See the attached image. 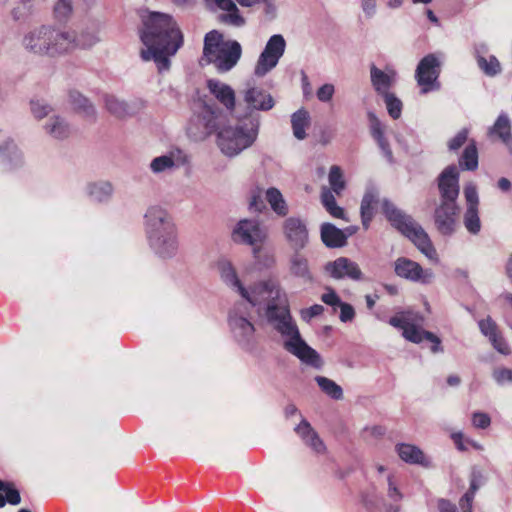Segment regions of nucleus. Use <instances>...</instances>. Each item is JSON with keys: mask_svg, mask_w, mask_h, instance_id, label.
Masks as SVG:
<instances>
[{"mask_svg": "<svg viewBox=\"0 0 512 512\" xmlns=\"http://www.w3.org/2000/svg\"><path fill=\"white\" fill-rule=\"evenodd\" d=\"M217 267L225 285L246 301L236 304L228 318L233 337L240 345L248 347L255 339V327L246 315L248 307H255L257 312H260L262 306H265L267 321L283 337L285 350L302 363L317 366L319 355L301 337L299 329L290 315L286 295L276 281L268 280L259 282L252 287H246L229 260L218 261Z\"/></svg>", "mask_w": 512, "mask_h": 512, "instance_id": "1", "label": "nucleus"}, {"mask_svg": "<svg viewBox=\"0 0 512 512\" xmlns=\"http://www.w3.org/2000/svg\"><path fill=\"white\" fill-rule=\"evenodd\" d=\"M140 38L146 49L141 51L144 61L154 60L159 71L168 70L169 57L183 44V36L171 15L152 12L143 20Z\"/></svg>", "mask_w": 512, "mask_h": 512, "instance_id": "2", "label": "nucleus"}, {"mask_svg": "<svg viewBox=\"0 0 512 512\" xmlns=\"http://www.w3.org/2000/svg\"><path fill=\"white\" fill-rule=\"evenodd\" d=\"M98 41L99 37L95 33H83L79 38H76L74 33L61 31L48 25H41L25 32L21 45L30 54L54 57L64 54L76 46L91 47Z\"/></svg>", "mask_w": 512, "mask_h": 512, "instance_id": "3", "label": "nucleus"}, {"mask_svg": "<svg viewBox=\"0 0 512 512\" xmlns=\"http://www.w3.org/2000/svg\"><path fill=\"white\" fill-rule=\"evenodd\" d=\"M145 229L151 249L160 258L176 256L179 249L178 231L171 215L162 207L150 206L145 215Z\"/></svg>", "mask_w": 512, "mask_h": 512, "instance_id": "4", "label": "nucleus"}, {"mask_svg": "<svg viewBox=\"0 0 512 512\" xmlns=\"http://www.w3.org/2000/svg\"><path fill=\"white\" fill-rule=\"evenodd\" d=\"M440 204L434 211V222L438 232L451 236L457 228L459 206V172L455 165L447 166L438 177Z\"/></svg>", "mask_w": 512, "mask_h": 512, "instance_id": "5", "label": "nucleus"}, {"mask_svg": "<svg viewBox=\"0 0 512 512\" xmlns=\"http://www.w3.org/2000/svg\"><path fill=\"white\" fill-rule=\"evenodd\" d=\"M382 212L388 222L407 237L430 261L438 262V254L426 231L414 218L388 199L382 201Z\"/></svg>", "mask_w": 512, "mask_h": 512, "instance_id": "6", "label": "nucleus"}, {"mask_svg": "<svg viewBox=\"0 0 512 512\" xmlns=\"http://www.w3.org/2000/svg\"><path fill=\"white\" fill-rule=\"evenodd\" d=\"M242 56L241 44L236 40H225L222 33L211 30L204 37L202 65H213L218 73L231 71Z\"/></svg>", "mask_w": 512, "mask_h": 512, "instance_id": "7", "label": "nucleus"}, {"mask_svg": "<svg viewBox=\"0 0 512 512\" xmlns=\"http://www.w3.org/2000/svg\"><path fill=\"white\" fill-rule=\"evenodd\" d=\"M259 119L250 117L234 126L223 127L217 134V145L228 157H235L251 147L259 133Z\"/></svg>", "mask_w": 512, "mask_h": 512, "instance_id": "8", "label": "nucleus"}, {"mask_svg": "<svg viewBox=\"0 0 512 512\" xmlns=\"http://www.w3.org/2000/svg\"><path fill=\"white\" fill-rule=\"evenodd\" d=\"M388 322L391 326L401 329L406 340L417 344L426 340L433 344L431 347L433 353L442 350L440 339L433 333L421 328L423 318L418 313L402 311L391 317Z\"/></svg>", "mask_w": 512, "mask_h": 512, "instance_id": "9", "label": "nucleus"}, {"mask_svg": "<svg viewBox=\"0 0 512 512\" xmlns=\"http://www.w3.org/2000/svg\"><path fill=\"white\" fill-rule=\"evenodd\" d=\"M286 49V41L281 34L272 35L260 53L253 73L256 77L262 78L271 72L279 63Z\"/></svg>", "mask_w": 512, "mask_h": 512, "instance_id": "10", "label": "nucleus"}, {"mask_svg": "<svg viewBox=\"0 0 512 512\" xmlns=\"http://www.w3.org/2000/svg\"><path fill=\"white\" fill-rule=\"evenodd\" d=\"M232 240L254 249L268 240L267 229L256 219H242L232 230Z\"/></svg>", "mask_w": 512, "mask_h": 512, "instance_id": "11", "label": "nucleus"}, {"mask_svg": "<svg viewBox=\"0 0 512 512\" xmlns=\"http://www.w3.org/2000/svg\"><path fill=\"white\" fill-rule=\"evenodd\" d=\"M440 63L438 59L429 54L425 56L418 64L415 78L421 88V93L426 94L440 88L438 77L440 73Z\"/></svg>", "mask_w": 512, "mask_h": 512, "instance_id": "12", "label": "nucleus"}, {"mask_svg": "<svg viewBox=\"0 0 512 512\" xmlns=\"http://www.w3.org/2000/svg\"><path fill=\"white\" fill-rule=\"evenodd\" d=\"M395 274L411 282L430 283L433 273L429 269H423L421 265L409 258L399 257L394 262Z\"/></svg>", "mask_w": 512, "mask_h": 512, "instance_id": "13", "label": "nucleus"}, {"mask_svg": "<svg viewBox=\"0 0 512 512\" xmlns=\"http://www.w3.org/2000/svg\"><path fill=\"white\" fill-rule=\"evenodd\" d=\"M206 87L211 96L219 103L226 111L233 113L236 108V92L227 83L219 79H208Z\"/></svg>", "mask_w": 512, "mask_h": 512, "instance_id": "14", "label": "nucleus"}, {"mask_svg": "<svg viewBox=\"0 0 512 512\" xmlns=\"http://www.w3.org/2000/svg\"><path fill=\"white\" fill-rule=\"evenodd\" d=\"M368 126L370 135L377 143L382 155L389 163H393V152L386 137L387 125L383 123L373 112H368Z\"/></svg>", "mask_w": 512, "mask_h": 512, "instance_id": "15", "label": "nucleus"}, {"mask_svg": "<svg viewBox=\"0 0 512 512\" xmlns=\"http://www.w3.org/2000/svg\"><path fill=\"white\" fill-rule=\"evenodd\" d=\"M207 7L211 10L215 8L224 11L219 19L222 23L233 26L243 27L246 19L241 14L239 8L233 0H204Z\"/></svg>", "mask_w": 512, "mask_h": 512, "instance_id": "16", "label": "nucleus"}, {"mask_svg": "<svg viewBox=\"0 0 512 512\" xmlns=\"http://www.w3.org/2000/svg\"><path fill=\"white\" fill-rule=\"evenodd\" d=\"M325 270L335 279H343L345 277L352 280L362 279V272L358 264L346 257H339L335 261L328 262L325 265Z\"/></svg>", "mask_w": 512, "mask_h": 512, "instance_id": "17", "label": "nucleus"}, {"mask_svg": "<svg viewBox=\"0 0 512 512\" xmlns=\"http://www.w3.org/2000/svg\"><path fill=\"white\" fill-rule=\"evenodd\" d=\"M25 164L24 154L17 144L5 137V144L0 149V165L4 171L10 172L22 168Z\"/></svg>", "mask_w": 512, "mask_h": 512, "instance_id": "18", "label": "nucleus"}, {"mask_svg": "<svg viewBox=\"0 0 512 512\" xmlns=\"http://www.w3.org/2000/svg\"><path fill=\"white\" fill-rule=\"evenodd\" d=\"M284 234L295 249L303 248L308 241L306 225L298 218L290 217L284 222Z\"/></svg>", "mask_w": 512, "mask_h": 512, "instance_id": "19", "label": "nucleus"}, {"mask_svg": "<svg viewBox=\"0 0 512 512\" xmlns=\"http://www.w3.org/2000/svg\"><path fill=\"white\" fill-rule=\"evenodd\" d=\"M187 162V155L183 151L175 149L166 155L154 158L150 163V169L153 173L158 174L180 167Z\"/></svg>", "mask_w": 512, "mask_h": 512, "instance_id": "20", "label": "nucleus"}, {"mask_svg": "<svg viewBox=\"0 0 512 512\" xmlns=\"http://www.w3.org/2000/svg\"><path fill=\"white\" fill-rule=\"evenodd\" d=\"M478 325L481 333L489 339L495 350L504 355H508L510 353L507 342L500 333L497 324L491 319V317L480 320Z\"/></svg>", "mask_w": 512, "mask_h": 512, "instance_id": "21", "label": "nucleus"}, {"mask_svg": "<svg viewBox=\"0 0 512 512\" xmlns=\"http://www.w3.org/2000/svg\"><path fill=\"white\" fill-rule=\"evenodd\" d=\"M243 99L250 110L268 111L275 104L273 97L269 93L257 87L246 89Z\"/></svg>", "mask_w": 512, "mask_h": 512, "instance_id": "22", "label": "nucleus"}, {"mask_svg": "<svg viewBox=\"0 0 512 512\" xmlns=\"http://www.w3.org/2000/svg\"><path fill=\"white\" fill-rule=\"evenodd\" d=\"M371 84L374 90L381 96L387 95L396 82V72L392 69L383 71L374 64L370 67Z\"/></svg>", "mask_w": 512, "mask_h": 512, "instance_id": "23", "label": "nucleus"}, {"mask_svg": "<svg viewBox=\"0 0 512 512\" xmlns=\"http://www.w3.org/2000/svg\"><path fill=\"white\" fill-rule=\"evenodd\" d=\"M327 292L322 294V302L332 308V312L340 310L339 319L343 323L352 322L355 318V310L352 305L343 302L340 297L330 288H326Z\"/></svg>", "mask_w": 512, "mask_h": 512, "instance_id": "24", "label": "nucleus"}, {"mask_svg": "<svg viewBox=\"0 0 512 512\" xmlns=\"http://www.w3.org/2000/svg\"><path fill=\"white\" fill-rule=\"evenodd\" d=\"M396 452L401 460L409 464H417L423 467L431 466V459L427 457L423 451L412 444L399 443L395 447Z\"/></svg>", "mask_w": 512, "mask_h": 512, "instance_id": "25", "label": "nucleus"}, {"mask_svg": "<svg viewBox=\"0 0 512 512\" xmlns=\"http://www.w3.org/2000/svg\"><path fill=\"white\" fill-rule=\"evenodd\" d=\"M43 129L48 136L56 140H64L72 133V128L66 119L56 114L47 119Z\"/></svg>", "mask_w": 512, "mask_h": 512, "instance_id": "26", "label": "nucleus"}, {"mask_svg": "<svg viewBox=\"0 0 512 512\" xmlns=\"http://www.w3.org/2000/svg\"><path fill=\"white\" fill-rule=\"evenodd\" d=\"M378 202V191L374 187H368L363 195L360 205L362 226L367 230L374 217V207Z\"/></svg>", "mask_w": 512, "mask_h": 512, "instance_id": "27", "label": "nucleus"}, {"mask_svg": "<svg viewBox=\"0 0 512 512\" xmlns=\"http://www.w3.org/2000/svg\"><path fill=\"white\" fill-rule=\"evenodd\" d=\"M322 243L330 248H340L347 244V234L331 223H322Z\"/></svg>", "mask_w": 512, "mask_h": 512, "instance_id": "28", "label": "nucleus"}, {"mask_svg": "<svg viewBox=\"0 0 512 512\" xmlns=\"http://www.w3.org/2000/svg\"><path fill=\"white\" fill-rule=\"evenodd\" d=\"M336 196L327 187H322V206L331 217L349 222L344 208L337 204Z\"/></svg>", "mask_w": 512, "mask_h": 512, "instance_id": "29", "label": "nucleus"}, {"mask_svg": "<svg viewBox=\"0 0 512 512\" xmlns=\"http://www.w3.org/2000/svg\"><path fill=\"white\" fill-rule=\"evenodd\" d=\"M490 133L497 135L507 146H512L511 123L507 114L501 113L498 116Z\"/></svg>", "mask_w": 512, "mask_h": 512, "instance_id": "30", "label": "nucleus"}, {"mask_svg": "<svg viewBox=\"0 0 512 512\" xmlns=\"http://www.w3.org/2000/svg\"><path fill=\"white\" fill-rule=\"evenodd\" d=\"M296 434L301 438L305 445L309 446L315 451H318L320 440L317 432L311 427L310 423L302 419L300 423L294 428Z\"/></svg>", "mask_w": 512, "mask_h": 512, "instance_id": "31", "label": "nucleus"}, {"mask_svg": "<svg viewBox=\"0 0 512 512\" xmlns=\"http://www.w3.org/2000/svg\"><path fill=\"white\" fill-rule=\"evenodd\" d=\"M87 194L94 202H106L113 194V187L109 182H96L87 186Z\"/></svg>", "mask_w": 512, "mask_h": 512, "instance_id": "32", "label": "nucleus"}, {"mask_svg": "<svg viewBox=\"0 0 512 512\" xmlns=\"http://www.w3.org/2000/svg\"><path fill=\"white\" fill-rule=\"evenodd\" d=\"M291 125L293 129V135L299 139L303 140L306 137V128L310 125V116L309 113L304 109H299L291 116Z\"/></svg>", "mask_w": 512, "mask_h": 512, "instance_id": "33", "label": "nucleus"}, {"mask_svg": "<svg viewBox=\"0 0 512 512\" xmlns=\"http://www.w3.org/2000/svg\"><path fill=\"white\" fill-rule=\"evenodd\" d=\"M255 262L261 267H271L274 264V251L267 241L252 249Z\"/></svg>", "mask_w": 512, "mask_h": 512, "instance_id": "34", "label": "nucleus"}, {"mask_svg": "<svg viewBox=\"0 0 512 512\" xmlns=\"http://www.w3.org/2000/svg\"><path fill=\"white\" fill-rule=\"evenodd\" d=\"M328 182V190L332 191L337 196H341L346 188V181L344 179V173L339 166H331L328 173Z\"/></svg>", "mask_w": 512, "mask_h": 512, "instance_id": "35", "label": "nucleus"}, {"mask_svg": "<svg viewBox=\"0 0 512 512\" xmlns=\"http://www.w3.org/2000/svg\"><path fill=\"white\" fill-rule=\"evenodd\" d=\"M459 165L463 170L474 171L477 169L478 151L474 141H472L465 147L459 159Z\"/></svg>", "mask_w": 512, "mask_h": 512, "instance_id": "36", "label": "nucleus"}, {"mask_svg": "<svg viewBox=\"0 0 512 512\" xmlns=\"http://www.w3.org/2000/svg\"><path fill=\"white\" fill-rule=\"evenodd\" d=\"M20 502V493L13 484L0 480V508L4 507L6 503L18 505Z\"/></svg>", "mask_w": 512, "mask_h": 512, "instance_id": "37", "label": "nucleus"}, {"mask_svg": "<svg viewBox=\"0 0 512 512\" xmlns=\"http://www.w3.org/2000/svg\"><path fill=\"white\" fill-rule=\"evenodd\" d=\"M266 200L270 204L273 211L278 215L285 216L288 213L286 202L278 189L269 188L266 191Z\"/></svg>", "mask_w": 512, "mask_h": 512, "instance_id": "38", "label": "nucleus"}, {"mask_svg": "<svg viewBox=\"0 0 512 512\" xmlns=\"http://www.w3.org/2000/svg\"><path fill=\"white\" fill-rule=\"evenodd\" d=\"M69 100L73 107L86 117H91L95 114L93 105L81 93L71 91L69 93Z\"/></svg>", "mask_w": 512, "mask_h": 512, "instance_id": "39", "label": "nucleus"}, {"mask_svg": "<svg viewBox=\"0 0 512 512\" xmlns=\"http://www.w3.org/2000/svg\"><path fill=\"white\" fill-rule=\"evenodd\" d=\"M463 222L469 233L473 235L478 234L481 230V221L478 208H466Z\"/></svg>", "mask_w": 512, "mask_h": 512, "instance_id": "40", "label": "nucleus"}, {"mask_svg": "<svg viewBox=\"0 0 512 512\" xmlns=\"http://www.w3.org/2000/svg\"><path fill=\"white\" fill-rule=\"evenodd\" d=\"M477 63L479 68L490 77H493L500 73L501 66L498 59L495 56H489L485 58L483 56H478Z\"/></svg>", "mask_w": 512, "mask_h": 512, "instance_id": "41", "label": "nucleus"}, {"mask_svg": "<svg viewBox=\"0 0 512 512\" xmlns=\"http://www.w3.org/2000/svg\"><path fill=\"white\" fill-rule=\"evenodd\" d=\"M104 103L107 110L116 117H124L127 114V105L113 95H105Z\"/></svg>", "mask_w": 512, "mask_h": 512, "instance_id": "42", "label": "nucleus"}, {"mask_svg": "<svg viewBox=\"0 0 512 512\" xmlns=\"http://www.w3.org/2000/svg\"><path fill=\"white\" fill-rule=\"evenodd\" d=\"M195 120L202 127L199 131V137L210 135L216 127V119L210 112H205L204 115L197 116Z\"/></svg>", "mask_w": 512, "mask_h": 512, "instance_id": "43", "label": "nucleus"}, {"mask_svg": "<svg viewBox=\"0 0 512 512\" xmlns=\"http://www.w3.org/2000/svg\"><path fill=\"white\" fill-rule=\"evenodd\" d=\"M382 97L384 98L388 114L393 119H398L401 116L403 107L401 100L397 98L393 93H389Z\"/></svg>", "mask_w": 512, "mask_h": 512, "instance_id": "44", "label": "nucleus"}, {"mask_svg": "<svg viewBox=\"0 0 512 512\" xmlns=\"http://www.w3.org/2000/svg\"><path fill=\"white\" fill-rule=\"evenodd\" d=\"M291 272L295 276L308 277V263L300 254H295L291 259Z\"/></svg>", "mask_w": 512, "mask_h": 512, "instance_id": "45", "label": "nucleus"}, {"mask_svg": "<svg viewBox=\"0 0 512 512\" xmlns=\"http://www.w3.org/2000/svg\"><path fill=\"white\" fill-rule=\"evenodd\" d=\"M322 392L334 400H340L343 397L342 388L337 383L326 377H322Z\"/></svg>", "mask_w": 512, "mask_h": 512, "instance_id": "46", "label": "nucleus"}, {"mask_svg": "<svg viewBox=\"0 0 512 512\" xmlns=\"http://www.w3.org/2000/svg\"><path fill=\"white\" fill-rule=\"evenodd\" d=\"M31 112L37 119H42L50 115L52 107L42 100H32L30 102Z\"/></svg>", "mask_w": 512, "mask_h": 512, "instance_id": "47", "label": "nucleus"}, {"mask_svg": "<svg viewBox=\"0 0 512 512\" xmlns=\"http://www.w3.org/2000/svg\"><path fill=\"white\" fill-rule=\"evenodd\" d=\"M464 196L467 203V208H478L479 197L476 185L468 183L464 188Z\"/></svg>", "mask_w": 512, "mask_h": 512, "instance_id": "48", "label": "nucleus"}, {"mask_svg": "<svg viewBox=\"0 0 512 512\" xmlns=\"http://www.w3.org/2000/svg\"><path fill=\"white\" fill-rule=\"evenodd\" d=\"M493 378L499 385L512 383V370L504 367L496 368L493 371Z\"/></svg>", "mask_w": 512, "mask_h": 512, "instance_id": "49", "label": "nucleus"}, {"mask_svg": "<svg viewBox=\"0 0 512 512\" xmlns=\"http://www.w3.org/2000/svg\"><path fill=\"white\" fill-rule=\"evenodd\" d=\"M72 11V3L71 0H59L55 7L54 12L56 17L59 19L66 18Z\"/></svg>", "mask_w": 512, "mask_h": 512, "instance_id": "50", "label": "nucleus"}, {"mask_svg": "<svg viewBox=\"0 0 512 512\" xmlns=\"http://www.w3.org/2000/svg\"><path fill=\"white\" fill-rule=\"evenodd\" d=\"M468 138V130L462 129L460 130L449 142L448 148L450 151H457Z\"/></svg>", "mask_w": 512, "mask_h": 512, "instance_id": "51", "label": "nucleus"}, {"mask_svg": "<svg viewBox=\"0 0 512 512\" xmlns=\"http://www.w3.org/2000/svg\"><path fill=\"white\" fill-rule=\"evenodd\" d=\"M472 424L479 429H486L491 424V418L487 413L475 412L472 415Z\"/></svg>", "mask_w": 512, "mask_h": 512, "instance_id": "52", "label": "nucleus"}, {"mask_svg": "<svg viewBox=\"0 0 512 512\" xmlns=\"http://www.w3.org/2000/svg\"><path fill=\"white\" fill-rule=\"evenodd\" d=\"M387 481H388V491H387L388 497L394 502H399L402 499V493L400 492L399 488L397 487L396 483L394 482L393 476L389 475L387 478Z\"/></svg>", "mask_w": 512, "mask_h": 512, "instance_id": "53", "label": "nucleus"}, {"mask_svg": "<svg viewBox=\"0 0 512 512\" xmlns=\"http://www.w3.org/2000/svg\"><path fill=\"white\" fill-rule=\"evenodd\" d=\"M260 5L263 6V13L268 20H273L277 15L275 0H263Z\"/></svg>", "mask_w": 512, "mask_h": 512, "instance_id": "54", "label": "nucleus"}, {"mask_svg": "<svg viewBox=\"0 0 512 512\" xmlns=\"http://www.w3.org/2000/svg\"><path fill=\"white\" fill-rule=\"evenodd\" d=\"M300 314L304 321L309 322L312 318L320 314V305L315 304L309 308L302 309Z\"/></svg>", "mask_w": 512, "mask_h": 512, "instance_id": "55", "label": "nucleus"}, {"mask_svg": "<svg viewBox=\"0 0 512 512\" xmlns=\"http://www.w3.org/2000/svg\"><path fill=\"white\" fill-rule=\"evenodd\" d=\"M361 8L366 17H373L376 13V0H361Z\"/></svg>", "mask_w": 512, "mask_h": 512, "instance_id": "56", "label": "nucleus"}, {"mask_svg": "<svg viewBox=\"0 0 512 512\" xmlns=\"http://www.w3.org/2000/svg\"><path fill=\"white\" fill-rule=\"evenodd\" d=\"M437 507L439 512H459L456 505L446 499H439Z\"/></svg>", "mask_w": 512, "mask_h": 512, "instance_id": "57", "label": "nucleus"}, {"mask_svg": "<svg viewBox=\"0 0 512 512\" xmlns=\"http://www.w3.org/2000/svg\"><path fill=\"white\" fill-rule=\"evenodd\" d=\"M452 440L454 441L456 447L460 451H466L467 447L464 444V436L461 432H455L451 435Z\"/></svg>", "mask_w": 512, "mask_h": 512, "instance_id": "58", "label": "nucleus"}, {"mask_svg": "<svg viewBox=\"0 0 512 512\" xmlns=\"http://www.w3.org/2000/svg\"><path fill=\"white\" fill-rule=\"evenodd\" d=\"M479 488V485L475 478H473L470 482L469 490L464 494V501L469 502L474 499V495Z\"/></svg>", "mask_w": 512, "mask_h": 512, "instance_id": "59", "label": "nucleus"}, {"mask_svg": "<svg viewBox=\"0 0 512 512\" xmlns=\"http://www.w3.org/2000/svg\"><path fill=\"white\" fill-rule=\"evenodd\" d=\"M334 91V86L332 84L322 85V102L331 100Z\"/></svg>", "mask_w": 512, "mask_h": 512, "instance_id": "60", "label": "nucleus"}, {"mask_svg": "<svg viewBox=\"0 0 512 512\" xmlns=\"http://www.w3.org/2000/svg\"><path fill=\"white\" fill-rule=\"evenodd\" d=\"M172 4L180 8L193 6L196 0H169Z\"/></svg>", "mask_w": 512, "mask_h": 512, "instance_id": "61", "label": "nucleus"}, {"mask_svg": "<svg viewBox=\"0 0 512 512\" xmlns=\"http://www.w3.org/2000/svg\"><path fill=\"white\" fill-rule=\"evenodd\" d=\"M497 185L498 188L504 192H507L511 189V182L505 177L500 178Z\"/></svg>", "mask_w": 512, "mask_h": 512, "instance_id": "62", "label": "nucleus"}, {"mask_svg": "<svg viewBox=\"0 0 512 512\" xmlns=\"http://www.w3.org/2000/svg\"><path fill=\"white\" fill-rule=\"evenodd\" d=\"M472 502H473V500H470L469 502L464 501V495H463L459 501V505H460L462 512H472Z\"/></svg>", "mask_w": 512, "mask_h": 512, "instance_id": "63", "label": "nucleus"}, {"mask_svg": "<svg viewBox=\"0 0 512 512\" xmlns=\"http://www.w3.org/2000/svg\"><path fill=\"white\" fill-rule=\"evenodd\" d=\"M263 203L261 201L260 196H253L252 200L250 201V207L255 210H260Z\"/></svg>", "mask_w": 512, "mask_h": 512, "instance_id": "64", "label": "nucleus"}]
</instances>
